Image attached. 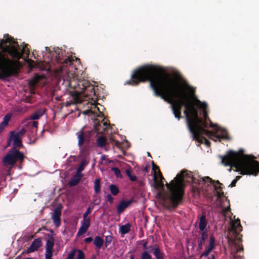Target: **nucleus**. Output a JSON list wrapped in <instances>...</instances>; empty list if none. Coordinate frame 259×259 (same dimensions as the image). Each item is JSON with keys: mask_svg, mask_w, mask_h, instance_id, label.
Listing matches in <instances>:
<instances>
[{"mask_svg": "<svg viewBox=\"0 0 259 259\" xmlns=\"http://www.w3.org/2000/svg\"><path fill=\"white\" fill-rule=\"evenodd\" d=\"M160 71L156 66L145 65L133 71L126 84L137 85L140 82L149 81L154 95L170 104L173 114L178 119L182 117L181 110L184 107L187 126L194 137H196V129L202 132V129L208 127L207 121L209 122L210 127L217 126V124L213 123L208 116L207 103L196 97L195 91L191 90V87L186 83H181L168 74L156 75Z\"/></svg>", "mask_w": 259, "mask_h": 259, "instance_id": "obj_1", "label": "nucleus"}, {"mask_svg": "<svg viewBox=\"0 0 259 259\" xmlns=\"http://www.w3.org/2000/svg\"><path fill=\"white\" fill-rule=\"evenodd\" d=\"M195 179L191 171L186 169L182 170L178 174L175 180L170 183H166L168 191L158 193V195L163 200V206L167 210L175 209L182 203L184 194L183 182L195 183Z\"/></svg>", "mask_w": 259, "mask_h": 259, "instance_id": "obj_2", "label": "nucleus"}, {"mask_svg": "<svg viewBox=\"0 0 259 259\" xmlns=\"http://www.w3.org/2000/svg\"><path fill=\"white\" fill-rule=\"evenodd\" d=\"M222 159L221 163L225 166L235 167L236 171H239L242 175L256 176L259 172V162L253 159H250L248 156L244 154V150L239 149L238 152L230 150L225 155H219Z\"/></svg>", "mask_w": 259, "mask_h": 259, "instance_id": "obj_3", "label": "nucleus"}, {"mask_svg": "<svg viewBox=\"0 0 259 259\" xmlns=\"http://www.w3.org/2000/svg\"><path fill=\"white\" fill-rule=\"evenodd\" d=\"M0 51V79L4 80L18 73L17 61L10 59L6 53L9 54L10 45L3 47Z\"/></svg>", "mask_w": 259, "mask_h": 259, "instance_id": "obj_4", "label": "nucleus"}, {"mask_svg": "<svg viewBox=\"0 0 259 259\" xmlns=\"http://www.w3.org/2000/svg\"><path fill=\"white\" fill-rule=\"evenodd\" d=\"M56 60L57 63L61 64V71H65L68 73L70 72L71 75L75 74V72L73 71L72 69L76 70V65L74 63L79 64L80 61L79 59L75 57V56L67 57V58H63L58 53L56 56Z\"/></svg>", "mask_w": 259, "mask_h": 259, "instance_id": "obj_5", "label": "nucleus"}, {"mask_svg": "<svg viewBox=\"0 0 259 259\" xmlns=\"http://www.w3.org/2000/svg\"><path fill=\"white\" fill-rule=\"evenodd\" d=\"M242 227L240 224V220H238V223L235 225V223L231 224V231L234 235V238L232 240L234 247V252L237 254L239 252L243 250V246L241 244V239L238 237L239 233L242 231ZM229 241L231 239L228 237Z\"/></svg>", "mask_w": 259, "mask_h": 259, "instance_id": "obj_6", "label": "nucleus"}, {"mask_svg": "<svg viewBox=\"0 0 259 259\" xmlns=\"http://www.w3.org/2000/svg\"><path fill=\"white\" fill-rule=\"evenodd\" d=\"M214 128H215L216 132L218 131H221L222 134L221 135H217L216 133H213L207 130L202 129L201 131L205 134V136L215 142L217 141V140L221 142L222 139L226 140H230V138L229 136L228 135L227 131L225 129L221 128L218 126V125H217V126H215Z\"/></svg>", "mask_w": 259, "mask_h": 259, "instance_id": "obj_7", "label": "nucleus"}, {"mask_svg": "<svg viewBox=\"0 0 259 259\" xmlns=\"http://www.w3.org/2000/svg\"><path fill=\"white\" fill-rule=\"evenodd\" d=\"M5 41L6 43H10L9 55L13 59H16V61L18 62V60L22 58V54L18 50V42L8 34L7 35V37L5 38Z\"/></svg>", "mask_w": 259, "mask_h": 259, "instance_id": "obj_8", "label": "nucleus"}, {"mask_svg": "<svg viewBox=\"0 0 259 259\" xmlns=\"http://www.w3.org/2000/svg\"><path fill=\"white\" fill-rule=\"evenodd\" d=\"M91 132L88 131L84 132L82 130L76 133V135L78 140V145L81 147L85 143H89L90 141V137Z\"/></svg>", "mask_w": 259, "mask_h": 259, "instance_id": "obj_9", "label": "nucleus"}, {"mask_svg": "<svg viewBox=\"0 0 259 259\" xmlns=\"http://www.w3.org/2000/svg\"><path fill=\"white\" fill-rule=\"evenodd\" d=\"M82 85V89L84 92H86V94L90 96H95L96 91L94 87L89 81L84 80L78 84L79 86Z\"/></svg>", "mask_w": 259, "mask_h": 259, "instance_id": "obj_10", "label": "nucleus"}, {"mask_svg": "<svg viewBox=\"0 0 259 259\" xmlns=\"http://www.w3.org/2000/svg\"><path fill=\"white\" fill-rule=\"evenodd\" d=\"M192 134V137L193 140L198 141L199 143H204L207 146H209L210 142L203 135L205 134L203 132H201L198 129H196V137H194L193 134Z\"/></svg>", "mask_w": 259, "mask_h": 259, "instance_id": "obj_11", "label": "nucleus"}, {"mask_svg": "<svg viewBox=\"0 0 259 259\" xmlns=\"http://www.w3.org/2000/svg\"><path fill=\"white\" fill-rule=\"evenodd\" d=\"M90 218H83V220L81 222V225L78 231L77 235L79 236L85 233L88 231V228L90 227Z\"/></svg>", "mask_w": 259, "mask_h": 259, "instance_id": "obj_12", "label": "nucleus"}, {"mask_svg": "<svg viewBox=\"0 0 259 259\" xmlns=\"http://www.w3.org/2000/svg\"><path fill=\"white\" fill-rule=\"evenodd\" d=\"M61 208L57 207L55 208L52 213V219L56 227H59L61 224Z\"/></svg>", "mask_w": 259, "mask_h": 259, "instance_id": "obj_13", "label": "nucleus"}, {"mask_svg": "<svg viewBox=\"0 0 259 259\" xmlns=\"http://www.w3.org/2000/svg\"><path fill=\"white\" fill-rule=\"evenodd\" d=\"M215 238L213 235L209 237V244L208 246L206 247L205 251L201 254L200 257L202 256H207L210 251L214 249L215 247Z\"/></svg>", "mask_w": 259, "mask_h": 259, "instance_id": "obj_14", "label": "nucleus"}, {"mask_svg": "<svg viewBox=\"0 0 259 259\" xmlns=\"http://www.w3.org/2000/svg\"><path fill=\"white\" fill-rule=\"evenodd\" d=\"M42 245L41 239L38 238L35 239L31 243L30 246L26 251L27 253L33 252L37 250Z\"/></svg>", "mask_w": 259, "mask_h": 259, "instance_id": "obj_15", "label": "nucleus"}, {"mask_svg": "<svg viewBox=\"0 0 259 259\" xmlns=\"http://www.w3.org/2000/svg\"><path fill=\"white\" fill-rule=\"evenodd\" d=\"M11 151L15 163L18 161L20 162L23 161L25 158V155L23 153L20 152L19 150L16 149L15 148L11 150Z\"/></svg>", "mask_w": 259, "mask_h": 259, "instance_id": "obj_16", "label": "nucleus"}, {"mask_svg": "<svg viewBox=\"0 0 259 259\" xmlns=\"http://www.w3.org/2000/svg\"><path fill=\"white\" fill-rule=\"evenodd\" d=\"M2 160L5 166L14 165L15 164L11 150L3 157Z\"/></svg>", "mask_w": 259, "mask_h": 259, "instance_id": "obj_17", "label": "nucleus"}, {"mask_svg": "<svg viewBox=\"0 0 259 259\" xmlns=\"http://www.w3.org/2000/svg\"><path fill=\"white\" fill-rule=\"evenodd\" d=\"M133 202V200L130 199L127 201L125 200H121L117 207V211L118 214L121 213L123 212L125 208H126L132 203Z\"/></svg>", "mask_w": 259, "mask_h": 259, "instance_id": "obj_18", "label": "nucleus"}, {"mask_svg": "<svg viewBox=\"0 0 259 259\" xmlns=\"http://www.w3.org/2000/svg\"><path fill=\"white\" fill-rule=\"evenodd\" d=\"M201 237L198 240V248L197 250L200 251L203 248V245L204 244L205 240L208 237L207 232H201Z\"/></svg>", "mask_w": 259, "mask_h": 259, "instance_id": "obj_19", "label": "nucleus"}, {"mask_svg": "<svg viewBox=\"0 0 259 259\" xmlns=\"http://www.w3.org/2000/svg\"><path fill=\"white\" fill-rule=\"evenodd\" d=\"M82 176V174H78L76 172V174L71 179L69 182L68 184L69 186L73 187L76 186L80 182Z\"/></svg>", "mask_w": 259, "mask_h": 259, "instance_id": "obj_20", "label": "nucleus"}, {"mask_svg": "<svg viewBox=\"0 0 259 259\" xmlns=\"http://www.w3.org/2000/svg\"><path fill=\"white\" fill-rule=\"evenodd\" d=\"M45 112V109L40 108L34 112L30 116L31 120H36L41 117Z\"/></svg>", "mask_w": 259, "mask_h": 259, "instance_id": "obj_21", "label": "nucleus"}, {"mask_svg": "<svg viewBox=\"0 0 259 259\" xmlns=\"http://www.w3.org/2000/svg\"><path fill=\"white\" fill-rule=\"evenodd\" d=\"M154 187L155 189H161L164 190V183L162 181H159L157 176L154 174L153 175Z\"/></svg>", "mask_w": 259, "mask_h": 259, "instance_id": "obj_22", "label": "nucleus"}, {"mask_svg": "<svg viewBox=\"0 0 259 259\" xmlns=\"http://www.w3.org/2000/svg\"><path fill=\"white\" fill-rule=\"evenodd\" d=\"M72 99L74 103L78 104L81 103V99L78 92L73 91L70 93Z\"/></svg>", "mask_w": 259, "mask_h": 259, "instance_id": "obj_23", "label": "nucleus"}, {"mask_svg": "<svg viewBox=\"0 0 259 259\" xmlns=\"http://www.w3.org/2000/svg\"><path fill=\"white\" fill-rule=\"evenodd\" d=\"M104 242V239L99 236H96L93 240L94 244L98 249H100L101 248Z\"/></svg>", "mask_w": 259, "mask_h": 259, "instance_id": "obj_24", "label": "nucleus"}, {"mask_svg": "<svg viewBox=\"0 0 259 259\" xmlns=\"http://www.w3.org/2000/svg\"><path fill=\"white\" fill-rule=\"evenodd\" d=\"M48 237L49 239L47 241L46 249H53L55 241L54 238L50 234H48Z\"/></svg>", "mask_w": 259, "mask_h": 259, "instance_id": "obj_25", "label": "nucleus"}, {"mask_svg": "<svg viewBox=\"0 0 259 259\" xmlns=\"http://www.w3.org/2000/svg\"><path fill=\"white\" fill-rule=\"evenodd\" d=\"M206 225V217L204 214H202L200 218V222L199 224V228L202 232H205L204 230Z\"/></svg>", "mask_w": 259, "mask_h": 259, "instance_id": "obj_26", "label": "nucleus"}, {"mask_svg": "<svg viewBox=\"0 0 259 259\" xmlns=\"http://www.w3.org/2000/svg\"><path fill=\"white\" fill-rule=\"evenodd\" d=\"M10 139L13 140V148H20L23 146L21 139L18 138V137H13L12 135L10 136Z\"/></svg>", "mask_w": 259, "mask_h": 259, "instance_id": "obj_27", "label": "nucleus"}, {"mask_svg": "<svg viewBox=\"0 0 259 259\" xmlns=\"http://www.w3.org/2000/svg\"><path fill=\"white\" fill-rule=\"evenodd\" d=\"M102 124L103 125V129H104L105 127L107 125V123L104 119H102L101 121H99L98 119L95 120V128L97 131L99 132L100 130V127H102Z\"/></svg>", "mask_w": 259, "mask_h": 259, "instance_id": "obj_28", "label": "nucleus"}, {"mask_svg": "<svg viewBox=\"0 0 259 259\" xmlns=\"http://www.w3.org/2000/svg\"><path fill=\"white\" fill-rule=\"evenodd\" d=\"M131 227V225L130 223H127L124 225H122L120 227L119 232L122 234H126L130 231Z\"/></svg>", "mask_w": 259, "mask_h": 259, "instance_id": "obj_29", "label": "nucleus"}, {"mask_svg": "<svg viewBox=\"0 0 259 259\" xmlns=\"http://www.w3.org/2000/svg\"><path fill=\"white\" fill-rule=\"evenodd\" d=\"M26 131L24 128H21L19 132L15 133L14 131H12L10 132L11 135H12L13 137H17L18 136V138H19L20 139H21L25 134L26 133Z\"/></svg>", "mask_w": 259, "mask_h": 259, "instance_id": "obj_30", "label": "nucleus"}, {"mask_svg": "<svg viewBox=\"0 0 259 259\" xmlns=\"http://www.w3.org/2000/svg\"><path fill=\"white\" fill-rule=\"evenodd\" d=\"M94 189L96 194H99L101 191V179H96L94 182Z\"/></svg>", "mask_w": 259, "mask_h": 259, "instance_id": "obj_31", "label": "nucleus"}, {"mask_svg": "<svg viewBox=\"0 0 259 259\" xmlns=\"http://www.w3.org/2000/svg\"><path fill=\"white\" fill-rule=\"evenodd\" d=\"M154 255L155 256L156 259H163L164 253L160 250L159 247L154 248Z\"/></svg>", "mask_w": 259, "mask_h": 259, "instance_id": "obj_32", "label": "nucleus"}, {"mask_svg": "<svg viewBox=\"0 0 259 259\" xmlns=\"http://www.w3.org/2000/svg\"><path fill=\"white\" fill-rule=\"evenodd\" d=\"M97 143L98 147L102 148L106 144V139L103 136H100L97 139Z\"/></svg>", "mask_w": 259, "mask_h": 259, "instance_id": "obj_33", "label": "nucleus"}, {"mask_svg": "<svg viewBox=\"0 0 259 259\" xmlns=\"http://www.w3.org/2000/svg\"><path fill=\"white\" fill-rule=\"evenodd\" d=\"M214 189L217 191V195L219 198H221L224 196V193L222 191V187L221 185L217 186L215 185H213Z\"/></svg>", "mask_w": 259, "mask_h": 259, "instance_id": "obj_34", "label": "nucleus"}, {"mask_svg": "<svg viewBox=\"0 0 259 259\" xmlns=\"http://www.w3.org/2000/svg\"><path fill=\"white\" fill-rule=\"evenodd\" d=\"M12 117V115L10 114H7L4 117L3 121L1 122L0 124L2 125L5 128L8 125L9 121L10 120Z\"/></svg>", "mask_w": 259, "mask_h": 259, "instance_id": "obj_35", "label": "nucleus"}, {"mask_svg": "<svg viewBox=\"0 0 259 259\" xmlns=\"http://www.w3.org/2000/svg\"><path fill=\"white\" fill-rule=\"evenodd\" d=\"M12 117V115L10 114H7L4 117L3 121L1 122L0 124L2 125L5 128L8 125L9 121L10 120Z\"/></svg>", "mask_w": 259, "mask_h": 259, "instance_id": "obj_36", "label": "nucleus"}, {"mask_svg": "<svg viewBox=\"0 0 259 259\" xmlns=\"http://www.w3.org/2000/svg\"><path fill=\"white\" fill-rule=\"evenodd\" d=\"M109 190L111 194L114 196L117 195L119 192L118 187L114 184L109 186Z\"/></svg>", "mask_w": 259, "mask_h": 259, "instance_id": "obj_37", "label": "nucleus"}, {"mask_svg": "<svg viewBox=\"0 0 259 259\" xmlns=\"http://www.w3.org/2000/svg\"><path fill=\"white\" fill-rule=\"evenodd\" d=\"M87 164L88 162H87L85 160H82L79 167L77 169L76 173L78 174H82L81 172L82 170H83L84 167Z\"/></svg>", "mask_w": 259, "mask_h": 259, "instance_id": "obj_38", "label": "nucleus"}, {"mask_svg": "<svg viewBox=\"0 0 259 259\" xmlns=\"http://www.w3.org/2000/svg\"><path fill=\"white\" fill-rule=\"evenodd\" d=\"M38 121H30L27 123V125L29 127H31L32 132L33 130L35 132H36L37 130Z\"/></svg>", "mask_w": 259, "mask_h": 259, "instance_id": "obj_39", "label": "nucleus"}, {"mask_svg": "<svg viewBox=\"0 0 259 259\" xmlns=\"http://www.w3.org/2000/svg\"><path fill=\"white\" fill-rule=\"evenodd\" d=\"M53 249H46L45 259H52Z\"/></svg>", "mask_w": 259, "mask_h": 259, "instance_id": "obj_40", "label": "nucleus"}, {"mask_svg": "<svg viewBox=\"0 0 259 259\" xmlns=\"http://www.w3.org/2000/svg\"><path fill=\"white\" fill-rule=\"evenodd\" d=\"M140 259H152V256L147 251L142 252Z\"/></svg>", "mask_w": 259, "mask_h": 259, "instance_id": "obj_41", "label": "nucleus"}, {"mask_svg": "<svg viewBox=\"0 0 259 259\" xmlns=\"http://www.w3.org/2000/svg\"><path fill=\"white\" fill-rule=\"evenodd\" d=\"M125 172L126 175L129 177L131 181L134 182L137 181V177L136 176L132 175L130 170L126 169Z\"/></svg>", "mask_w": 259, "mask_h": 259, "instance_id": "obj_42", "label": "nucleus"}, {"mask_svg": "<svg viewBox=\"0 0 259 259\" xmlns=\"http://www.w3.org/2000/svg\"><path fill=\"white\" fill-rule=\"evenodd\" d=\"M111 170L116 177L119 178L121 177L120 170L118 167H113Z\"/></svg>", "mask_w": 259, "mask_h": 259, "instance_id": "obj_43", "label": "nucleus"}, {"mask_svg": "<svg viewBox=\"0 0 259 259\" xmlns=\"http://www.w3.org/2000/svg\"><path fill=\"white\" fill-rule=\"evenodd\" d=\"M113 237L111 235H108L105 237V247H107L112 242Z\"/></svg>", "mask_w": 259, "mask_h": 259, "instance_id": "obj_44", "label": "nucleus"}, {"mask_svg": "<svg viewBox=\"0 0 259 259\" xmlns=\"http://www.w3.org/2000/svg\"><path fill=\"white\" fill-rule=\"evenodd\" d=\"M77 251V249H73L68 254L66 259H73L76 252Z\"/></svg>", "mask_w": 259, "mask_h": 259, "instance_id": "obj_45", "label": "nucleus"}, {"mask_svg": "<svg viewBox=\"0 0 259 259\" xmlns=\"http://www.w3.org/2000/svg\"><path fill=\"white\" fill-rule=\"evenodd\" d=\"M78 255L76 259H85V255L83 251L82 250H77Z\"/></svg>", "mask_w": 259, "mask_h": 259, "instance_id": "obj_46", "label": "nucleus"}, {"mask_svg": "<svg viewBox=\"0 0 259 259\" xmlns=\"http://www.w3.org/2000/svg\"><path fill=\"white\" fill-rule=\"evenodd\" d=\"M241 178V176H237L236 177L235 179L233 180L230 185L229 186L231 187H233L236 186V184L237 182V181Z\"/></svg>", "mask_w": 259, "mask_h": 259, "instance_id": "obj_47", "label": "nucleus"}, {"mask_svg": "<svg viewBox=\"0 0 259 259\" xmlns=\"http://www.w3.org/2000/svg\"><path fill=\"white\" fill-rule=\"evenodd\" d=\"M152 171H153V175L154 174H155L157 175L156 170H157L158 172H159V170H160L159 167L154 163V161H152Z\"/></svg>", "mask_w": 259, "mask_h": 259, "instance_id": "obj_48", "label": "nucleus"}, {"mask_svg": "<svg viewBox=\"0 0 259 259\" xmlns=\"http://www.w3.org/2000/svg\"><path fill=\"white\" fill-rule=\"evenodd\" d=\"M37 82V80L34 78L29 81V84L30 87L34 88L36 86Z\"/></svg>", "mask_w": 259, "mask_h": 259, "instance_id": "obj_49", "label": "nucleus"}, {"mask_svg": "<svg viewBox=\"0 0 259 259\" xmlns=\"http://www.w3.org/2000/svg\"><path fill=\"white\" fill-rule=\"evenodd\" d=\"M91 207H88L85 212L83 214V218H89L88 215L91 213Z\"/></svg>", "mask_w": 259, "mask_h": 259, "instance_id": "obj_50", "label": "nucleus"}, {"mask_svg": "<svg viewBox=\"0 0 259 259\" xmlns=\"http://www.w3.org/2000/svg\"><path fill=\"white\" fill-rule=\"evenodd\" d=\"M203 181L204 182H208L212 184V182H214V180H213L212 179H211L209 177H205L203 178Z\"/></svg>", "mask_w": 259, "mask_h": 259, "instance_id": "obj_51", "label": "nucleus"}, {"mask_svg": "<svg viewBox=\"0 0 259 259\" xmlns=\"http://www.w3.org/2000/svg\"><path fill=\"white\" fill-rule=\"evenodd\" d=\"M141 243H142L143 248L145 250H148V248L147 246V241L145 240H141Z\"/></svg>", "mask_w": 259, "mask_h": 259, "instance_id": "obj_52", "label": "nucleus"}, {"mask_svg": "<svg viewBox=\"0 0 259 259\" xmlns=\"http://www.w3.org/2000/svg\"><path fill=\"white\" fill-rule=\"evenodd\" d=\"M107 199L110 202V204H112L113 203V198L112 197L111 194H108L107 195Z\"/></svg>", "mask_w": 259, "mask_h": 259, "instance_id": "obj_53", "label": "nucleus"}, {"mask_svg": "<svg viewBox=\"0 0 259 259\" xmlns=\"http://www.w3.org/2000/svg\"><path fill=\"white\" fill-rule=\"evenodd\" d=\"M93 240L92 237H89L86 238L84 239V242L87 243H89L91 242Z\"/></svg>", "mask_w": 259, "mask_h": 259, "instance_id": "obj_54", "label": "nucleus"}, {"mask_svg": "<svg viewBox=\"0 0 259 259\" xmlns=\"http://www.w3.org/2000/svg\"><path fill=\"white\" fill-rule=\"evenodd\" d=\"M158 177L159 179V180H158L159 181H162V180H164V179L163 177L162 176V174L160 170H159V172H158Z\"/></svg>", "mask_w": 259, "mask_h": 259, "instance_id": "obj_55", "label": "nucleus"}, {"mask_svg": "<svg viewBox=\"0 0 259 259\" xmlns=\"http://www.w3.org/2000/svg\"><path fill=\"white\" fill-rule=\"evenodd\" d=\"M7 37V35L6 36H4V39L1 40V42H0V49H1V48H3V45H2V44L3 43H5V44H7L5 40V38Z\"/></svg>", "mask_w": 259, "mask_h": 259, "instance_id": "obj_56", "label": "nucleus"}, {"mask_svg": "<svg viewBox=\"0 0 259 259\" xmlns=\"http://www.w3.org/2000/svg\"><path fill=\"white\" fill-rule=\"evenodd\" d=\"M230 207H226L225 208L223 209V212L225 213H227L228 211H230Z\"/></svg>", "mask_w": 259, "mask_h": 259, "instance_id": "obj_57", "label": "nucleus"}, {"mask_svg": "<svg viewBox=\"0 0 259 259\" xmlns=\"http://www.w3.org/2000/svg\"><path fill=\"white\" fill-rule=\"evenodd\" d=\"M137 183H138L139 186L140 187L143 186L144 185V183L142 181H138Z\"/></svg>", "mask_w": 259, "mask_h": 259, "instance_id": "obj_58", "label": "nucleus"}, {"mask_svg": "<svg viewBox=\"0 0 259 259\" xmlns=\"http://www.w3.org/2000/svg\"><path fill=\"white\" fill-rule=\"evenodd\" d=\"M143 171L144 172H147L148 171V166H146L145 167H144V169H143Z\"/></svg>", "mask_w": 259, "mask_h": 259, "instance_id": "obj_59", "label": "nucleus"}, {"mask_svg": "<svg viewBox=\"0 0 259 259\" xmlns=\"http://www.w3.org/2000/svg\"><path fill=\"white\" fill-rule=\"evenodd\" d=\"M214 183H217V184H219L220 185H223V184H222V183H221L219 182V181H218V180H217V181H214V182H212V184H214Z\"/></svg>", "mask_w": 259, "mask_h": 259, "instance_id": "obj_60", "label": "nucleus"}, {"mask_svg": "<svg viewBox=\"0 0 259 259\" xmlns=\"http://www.w3.org/2000/svg\"><path fill=\"white\" fill-rule=\"evenodd\" d=\"M5 127L0 124V134L4 131Z\"/></svg>", "mask_w": 259, "mask_h": 259, "instance_id": "obj_61", "label": "nucleus"}, {"mask_svg": "<svg viewBox=\"0 0 259 259\" xmlns=\"http://www.w3.org/2000/svg\"><path fill=\"white\" fill-rule=\"evenodd\" d=\"M207 259H215V256L214 254H211L210 257H209Z\"/></svg>", "mask_w": 259, "mask_h": 259, "instance_id": "obj_62", "label": "nucleus"}, {"mask_svg": "<svg viewBox=\"0 0 259 259\" xmlns=\"http://www.w3.org/2000/svg\"><path fill=\"white\" fill-rule=\"evenodd\" d=\"M148 250H149L150 251L153 249V247L152 245H151L150 246H148Z\"/></svg>", "mask_w": 259, "mask_h": 259, "instance_id": "obj_63", "label": "nucleus"}, {"mask_svg": "<svg viewBox=\"0 0 259 259\" xmlns=\"http://www.w3.org/2000/svg\"><path fill=\"white\" fill-rule=\"evenodd\" d=\"M130 259H135V255L134 254H131L130 255Z\"/></svg>", "mask_w": 259, "mask_h": 259, "instance_id": "obj_64", "label": "nucleus"}]
</instances>
